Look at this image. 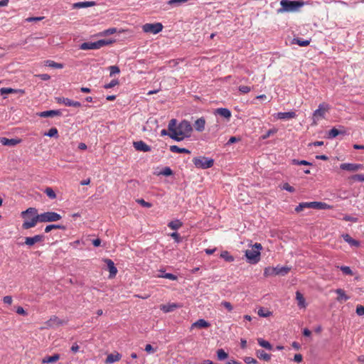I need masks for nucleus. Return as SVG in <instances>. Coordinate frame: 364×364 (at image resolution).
I'll list each match as a JSON object with an SVG mask.
<instances>
[{"instance_id": "nucleus-7", "label": "nucleus", "mask_w": 364, "mask_h": 364, "mask_svg": "<svg viewBox=\"0 0 364 364\" xmlns=\"http://www.w3.org/2000/svg\"><path fill=\"white\" fill-rule=\"evenodd\" d=\"M39 215L41 223L55 222L60 220L62 218L60 214L52 211L45 212Z\"/></svg>"}, {"instance_id": "nucleus-2", "label": "nucleus", "mask_w": 364, "mask_h": 364, "mask_svg": "<svg viewBox=\"0 0 364 364\" xmlns=\"http://www.w3.org/2000/svg\"><path fill=\"white\" fill-rule=\"evenodd\" d=\"M21 216L24 218L22 224V228L24 230L35 227L38 222L41 223L40 215L38 214V210L35 208H28L23 211Z\"/></svg>"}, {"instance_id": "nucleus-51", "label": "nucleus", "mask_w": 364, "mask_h": 364, "mask_svg": "<svg viewBox=\"0 0 364 364\" xmlns=\"http://www.w3.org/2000/svg\"><path fill=\"white\" fill-rule=\"evenodd\" d=\"M169 235L174 239L176 243H180L183 241V238L180 236V235L177 232H173L169 234Z\"/></svg>"}, {"instance_id": "nucleus-42", "label": "nucleus", "mask_w": 364, "mask_h": 364, "mask_svg": "<svg viewBox=\"0 0 364 364\" xmlns=\"http://www.w3.org/2000/svg\"><path fill=\"white\" fill-rule=\"evenodd\" d=\"M44 193L47 195V196L50 199H55L56 198V194H55V191L50 187H47L44 190Z\"/></svg>"}, {"instance_id": "nucleus-24", "label": "nucleus", "mask_w": 364, "mask_h": 364, "mask_svg": "<svg viewBox=\"0 0 364 364\" xmlns=\"http://www.w3.org/2000/svg\"><path fill=\"white\" fill-rule=\"evenodd\" d=\"M205 121L201 117L198 119L194 124V128L198 132H203L205 129Z\"/></svg>"}, {"instance_id": "nucleus-4", "label": "nucleus", "mask_w": 364, "mask_h": 364, "mask_svg": "<svg viewBox=\"0 0 364 364\" xmlns=\"http://www.w3.org/2000/svg\"><path fill=\"white\" fill-rule=\"evenodd\" d=\"M331 106L328 104L326 102L319 104L318 109H316L313 113L311 125H317L318 122L321 119H324L326 114L329 112Z\"/></svg>"}, {"instance_id": "nucleus-62", "label": "nucleus", "mask_w": 364, "mask_h": 364, "mask_svg": "<svg viewBox=\"0 0 364 364\" xmlns=\"http://www.w3.org/2000/svg\"><path fill=\"white\" fill-rule=\"evenodd\" d=\"M145 350L149 353H154L156 351L151 344L146 345Z\"/></svg>"}, {"instance_id": "nucleus-56", "label": "nucleus", "mask_w": 364, "mask_h": 364, "mask_svg": "<svg viewBox=\"0 0 364 364\" xmlns=\"http://www.w3.org/2000/svg\"><path fill=\"white\" fill-rule=\"evenodd\" d=\"M109 70H110V76H112L115 74H118L120 72L119 68L117 65L110 66Z\"/></svg>"}, {"instance_id": "nucleus-64", "label": "nucleus", "mask_w": 364, "mask_h": 364, "mask_svg": "<svg viewBox=\"0 0 364 364\" xmlns=\"http://www.w3.org/2000/svg\"><path fill=\"white\" fill-rule=\"evenodd\" d=\"M37 77L42 80H48L50 78V76L48 74H39Z\"/></svg>"}, {"instance_id": "nucleus-27", "label": "nucleus", "mask_w": 364, "mask_h": 364, "mask_svg": "<svg viewBox=\"0 0 364 364\" xmlns=\"http://www.w3.org/2000/svg\"><path fill=\"white\" fill-rule=\"evenodd\" d=\"M170 151L173 153H180V154H190L191 151L186 148H181L176 145H172L170 146Z\"/></svg>"}, {"instance_id": "nucleus-5", "label": "nucleus", "mask_w": 364, "mask_h": 364, "mask_svg": "<svg viewBox=\"0 0 364 364\" xmlns=\"http://www.w3.org/2000/svg\"><path fill=\"white\" fill-rule=\"evenodd\" d=\"M262 247L259 243H255L250 249L245 251V256L251 264H256L260 259V250Z\"/></svg>"}, {"instance_id": "nucleus-23", "label": "nucleus", "mask_w": 364, "mask_h": 364, "mask_svg": "<svg viewBox=\"0 0 364 364\" xmlns=\"http://www.w3.org/2000/svg\"><path fill=\"white\" fill-rule=\"evenodd\" d=\"M59 359H60V355L58 354V353H55V354H53L51 356H46V357H44L43 358V360H42V363H43V364L47 363L48 364V363H55Z\"/></svg>"}, {"instance_id": "nucleus-46", "label": "nucleus", "mask_w": 364, "mask_h": 364, "mask_svg": "<svg viewBox=\"0 0 364 364\" xmlns=\"http://www.w3.org/2000/svg\"><path fill=\"white\" fill-rule=\"evenodd\" d=\"M353 182L360 181L364 182V174H355L349 178Z\"/></svg>"}, {"instance_id": "nucleus-45", "label": "nucleus", "mask_w": 364, "mask_h": 364, "mask_svg": "<svg viewBox=\"0 0 364 364\" xmlns=\"http://www.w3.org/2000/svg\"><path fill=\"white\" fill-rule=\"evenodd\" d=\"M291 164L294 165H305V166H311L312 164L305 161V160H298V159H292Z\"/></svg>"}, {"instance_id": "nucleus-15", "label": "nucleus", "mask_w": 364, "mask_h": 364, "mask_svg": "<svg viewBox=\"0 0 364 364\" xmlns=\"http://www.w3.org/2000/svg\"><path fill=\"white\" fill-rule=\"evenodd\" d=\"M332 207L323 202H309V208H314L318 210H327L331 209Z\"/></svg>"}, {"instance_id": "nucleus-16", "label": "nucleus", "mask_w": 364, "mask_h": 364, "mask_svg": "<svg viewBox=\"0 0 364 364\" xmlns=\"http://www.w3.org/2000/svg\"><path fill=\"white\" fill-rule=\"evenodd\" d=\"M188 1L189 0H168L166 2V6L164 8V9L168 10L170 8L180 6Z\"/></svg>"}, {"instance_id": "nucleus-47", "label": "nucleus", "mask_w": 364, "mask_h": 364, "mask_svg": "<svg viewBox=\"0 0 364 364\" xmlns=\"http://www.w3.org/2000/svg\"><path fill=\"white\" fill-rule=\"evenodd\" d=\"M294 41L295 43H296L297 45H299L300 46H302V47L307 46L310 43L309 41H308V40H302V39H300V38H294Z\"/></svg>"}, {"instance_id": "nucleus-52", "label": "nucleus", "mask_w": 364, "mask_h": 364, "mask_svg": "<svg viewBox=\"0 0 364 364\" xmlns=\"http://www.w3.org/2000/svg\"><path fill=\"white\" fill-rule=\"evenodd\" d=\"M304 208H309V202L301 203L295 208V211L299 213L302 211Z\"/></svg>"}, {"instance_id": "nucleus-43", "label": "nucleus", "mask_w": 364, "mask_h": 364, "mask_svg": "<svg viewBox=\"0 0 364 364\" xmlns=\"http://www.w3.org/2000/svg\"><path fill=\"white\" fill-rule=\"evenodd\" d=\"M217 357L219 360H223L228 358V353L223 348H220L217 350Z\"/></svg>"}, {"instance_id": "nucleus-50", "label": "nucleus", "mask_w": 364, "mask_h": 364, "mask_svg": "<svg viewBox=\"0 0 364 364\" xmlns=\"http://www.w3.org/2000/svg\"><path fill=\"white\" fill-rule=\"evenodd\" d=\"M342 132L338 130L336 128L333 127L332 128L329 132H328V137L329 138H335Z\"/></svg>"}, {"instance_id": "nucleus-54", "label": "nucleus", "mask_w": 364, "mask_h": 364, "mask_svg": "<svg viewBox=\"0 0 364 364\" xmlns=\"http://www.w3.org/2000/svg\"><path fill=\"white\" fill-rule=\"evenodd\" d=\"M136 201L143 207L148 208L152 207V204L151 203L146 202L142 198L137 199Z\"/></svg>"}, {"instance_id": "nucleus-49", "label": "nucleus", "mask_w": 364, "mask_h": 364, "mask_svg": "<svg viewBox=\"0 0 364 364\" xmlns=\"http://www.w3.org/2000/svg\"><path fill=\"white\" fill-rule=\"evenodd\" d=\"M264 277H267L272 275H276L275 269L273 267H266L264 271Z\"/></svg>"}, {"instance_id": "nucleus-53", "label": "nucleus", "mask_w": 364, "mask_h": 364, "mask_svg": "<svg viewBox=\"0 0 364 364\" xmlns=\"http://www.w3.org/2000/svg\"><path fill=\"white\" fill-rule=\"evenodd\" d=\"M118 84H119V80L117 79H114L110 82L105 84L104 85V88L110 89V88L114 87V86H116Z\"/></svg>"}, {"instance_id": "nucleus-21", "label": "nucleus", "mask_w": 364, "mask_h": 364, "mask_svg": "<svg viewBox=\"0 0 364 364\" xmlns=\"http://www.w3.org/2000/svg\"><path fill=\"white\" fill-rule=\"evenodd\" d=\"M342 237L345 240V242H348L350 246L353 247H359L360 246V242L358 240H356L353 238H352L350 235L348 234H343L342 235Z\"/></svg>"}, {"instance_id": "nucleus-34", "label": "nucleus", "mask_w": 364, "mask_h": 364, "mask_svg": "<svg viewBox=\"0 0 364 364\" xmlns=\"http://www.w3.org/2000/svg\"><path fill=\"white\" fill-rule=\"evenodd\" d=\"M161 274L159 276L161 278L168 279L170 280H176L178 279V277L176 274H173L172 273H166L165 271L161 270Z\"/></svg>"}, {"instance_id": "nucleus-59", "label": "nucleus", "mask_w": 364, "mask_h": 364, "mask_svg": "<svg viewBox=\"0 0 364 364\" xmlns=\"http://www.w3.org/2000/svg\"><path fill=\"white\" fill-rule=\"evenodd\" d=\"M239 90L242 93H245H245H248L249 92H250L251 88L249 86L242 85V86L239 87Z\"/></svg>"}, {"instance_id": "nucleus-22", "label": "nucleus", "mask_w": 364, "mask_h": 364, "mask_svg": "<svg viewBox=\"0 0 364 364\" xmlns=\"http://www.w3.org/2000/svg\"><path fill=\"white\" fill-rule=\"evenodd\" d=\"M95 5V1H82V2H77L73 4V9H81V8H87L90 7Z\"/></svg>"}, {"instance_id": "nucleus-44", "label": "nucleus", "mask_w": 364, "mask_h": 364, "mask_svg": "<svg viewBox=\"0 0 364 364\" xmlns=\"http://www.w3.org/2000/svg\"><path fill=\"white\" fill-rule=\"evenodd\" d=\"M116 32H117L116 28H109L106 29V30L103 31L102 32L100 33L99 35L101 36H105L114 34Z\"/></svg>"}, {"instance_id": "nucleus-13", "label": "nucleus", "mask_w": 364, "mask_h": 364, "mask_svg": "<svg viewBox=\"0 0 364 364\" xmlns=\"http://www.w3.org/2000/svg\"><path fill=\"white\" fill-rule=\"evenodd\" d=\"M133 146L136 151H139L149 152L151 150V146L141 140L134 141Z\"/></svg>"}, {"instance_id": "nucleus-12", "label": "nucleus", "mask_w": 364, "mask_h": 364, "mask_svg": "<svg viewBox=\"0 0 364 364\" xmlns=\"http://www.w3.org/2000/svg\"><path fill=\"white\" fill-rule=\"evenodd\" d=\"M44 239V235H36L33 237H26L25 238V244L29 247H31L36 242L43 241Z\"/></svg>"}, {"instance_id": "nucleus-29", "label": "nucleus", "mask_w": 364, "mask_h": 364, "mask_svg": "<svg viewBox=\"0 0 364 364\" xmlns=\"http://www.w3.org/2000/svg\"><path fill=\"white\" fill-rule=\"evenodd\" d=\"M115 42V40H111V39H101L97 41H96L97 45V49H99L103 46L110 45Z\"/></svg>"}, {"instance_id": "nucleus-35", "label": "nucleus", "mask_w": 364, "mask_h": 364, "mask_svg": "<svg viewBox=\"0 0 364 364\" xmlns=\"http://www.w3.org/2000/svg\"><path fill=\"white\" fill-rule=\"evenodd\" d=\"M53 229H60V230H66V227L63 225H56V224L48 225L46 227L45 232H49Z\"/></svg>"}, {"instance_id": "nucleus-37", "label": "nucleus", "mask_w": 364, "mask_h": 364, "mask_svg": "<svg viewBox=\"0 0 364 364\" xmlns=\"http://www.w3.org/2000/svg\"><path fill=\"white\" fill-rule=\"evenodd\" d=\"M215 115H220L228 119V108H218L213 111Z\"/></svg>"}, {"instance_id": "nucleus-9", "label": "nucleus", "mask_w": 364, "mask_h": 364, "mask_svg": "<svg viewBox=\"0 0 364 364\" xmlns=\"http://www.w3.org/2000/svg\"><path fill=\"white\" fill-rule=\"evenodd\" d=\"M340 168L350 172H355L363 168V165L360 164L344 163L340 165Z\"/></svg>"}, {"instance_id": "nucleus-20", "label": "nucleus", "mask_w": 364, "mask_h": 364, "mask_svg": "<svg viewBox=\"0 0 364 364\" xmlns=\"http://www.w3.org/2000/svg\"><path fill=\"white\" fill-rule=\"evenodd\" d=\"M335 292L338 294V297L336 300L338 302L346 301L349 299V296L346 294V292L342 289H337L335 290Z\"/></svg>"}, {"instance_id": "nucleus-57", "label": "nucleus", "mask_w": 364, "mask_h": 364, "mask_svg": "<svg viewBox=\"0 0 364 364\" xmlns=\"http://www.w3.org/2000/svg\"><path fill=\"white\" fill-rule=\"evenodd\" d=\"M282 189L286 190L290 193H294L295 191V188L290 186L288 183H285L282 186Z\"/></svg>"}, {"instance_id": "nucleus-39", "label": "nucleus", "mask_w": 364, "mask_h": 364, "mask_svg": "<svg viewBox=\"0 0 364 364\" xmlns=\"http://www.w3.org/2000/svg\"><path fill=\"white\" fill-rule=\"evenodd\" d=\"M272 312L269 311L268 309H264L263 307L258 309L257 314L261 317H268L272 315Z\"/></svg>"}, {"instance_id": "nucleus-18", "label": "nucleus", "mask_w": 364, "mask_h": 364, "mask_svg": "<svg viewBox=\"0 0 364 364\" xmlns=\"http://www.w3.org/2000/svg\"><path fill=\"white\" fill-rule=\"evenodd\" d=\"M210 326V323L208 321L203 318H200L192 324L191 328H207Z\"/></svg>"}, {"instance_id": "nucleus-55", "label": "nucleus", "mask_w": 364, "mask_h": 364, "mask_svg": "<svg viewBox=\"0 0 364 364\" xmlns=\"http://www.w3.org/2000/svg\"><path fill=\"white\" fill-rule=\"evenodd\" d=\"M340 269L343 272V274H348V275H353V271L350 269V268L348 266H341L340 267Z\"/></svg>"}, {"instance_id": "nucleus-31", "label": "nucleus", "mask_w": 364, "mask_h": 364, "mask_svg": "<svg viewBox=\"0 0 364 364\" xmlns=\"http://www.w3.org/2000/svg\"><path fill=\"white\" fill-rule=\"evenodd\" d=\"M296 299L298 301V306L300 308H305L306 307V303H305V299L303 296L302 294L299 291L296 292Z\"/></svg>"}, {"instance_id": "nucleus-11", "label": "nucleus", "mask_w": 364, "mask_h": 364, "mask_svg": "<svg viewBox=\"0 0 364 364\" xmlns=\"http://www.w3.org/2000/svg\"><path fill=\"white\" fill-rule=\"evenodd\" d=\"M182 307V305L178 303H168L167 304H161L160 310L164 313H170L174 311L177 309Z\"/></svg>"}, {"instance_id": "nucleus-1", "label": "nucleus", "mask_w": 364, "mask_h": 364, "mask_svg": "<svg viewBox=\"0 0 364 364\" xmlns=\"http://www.w3.org/2000/svg\"><path fill=\"white\" fill-rule=\"evenodd\" d=\"M176 119H172L168 122L169 137L176 141H181L191 136L193 131L191 123L187 120H183L176 127Z\"/></svg>"}, {"instance_id": "nucleus-36", "label": "nucleus", "mask_w": 364, "mask_h": 364, "mask_svg": "<svg viewBox=\"0 0 364 364\" xmlns=\"http://www.w3.org/2000/svg\"><path fill=\"white\" fill-rule=\"evenodd\" d=\"M257 343L260 346H262L267 350L272 349V346L271 345V343L269 341H265L262 338H257Z\"/></svg>"}, {"instance_id": "nucleus-8", "label": "nucleus", "mask_w": 364, "mask_h": 364, "mask_svg": "<svg viewBox=\"0 0 364 364\" xmlns=\"http://www.w3.org/2000/svg\"><path fill=\"white\" fill-rule=\"evenodd\" d=\"M163 29V25L161 23H145L142 26V31L144 33L157 34Z\"/></svg>"}, {"instance_id": "nucleus-25", "label": "nucleus", "mask_w": 364, "mask_h": 364, "mask_svg": "<svg viewBox=\"0 0 364 364\" xmlns=\"http://www.w3.org/2000/svg\"><path fill=\"white\" fill-rule=\"evenodd\" d=\"M121 358V355L119 353L116 354H109L106 358L105 363L107 364L113 363L114 362H117Z\"/></svg>"}, {"instance_id": "nucleus-10", "label": "nucleus", "mask_w": 364, "mask_h": 364, "mask_svg": "<svg viewBox=\"0 0 364 364\" xmlns=\"http://www.w3.org/2000/svg\"><path fill=\"white\" fill-rule=\"evenodd\" d=\"M103 261L107 264V270L109 272V278H114L117 273V269L115 267L114 262L108 258L104 259Z\"/></svg>"}, {"instance_id": "nucleus-61", "label": "nucleus", "mask_w": 364, "mask_h": 364, "mask_svg": "<svg viewBox=\"0 0 364 364\" xmlns=\"http://www.w3.org/2000/svg\"><path fill=\"white\" fill-rule=\"evenodd\" d=\"M356 314L359 316L364 315V306H358L356 307Z\"/></svg>"}, {"instance_id": "nucleus-41", "label": "nucleus", "mask_w": 364, "mask_h": 364, "mask_svg": "<svg viewBox=\"0 0 364 364\" xmlns=\"http://www.w3.org/2000/svg\"><path fill=\"white\" fill-rule=\"evenodd\" d=\"M46 65L53 68L61 69L63 68V64L58 63L53 60H47Z\"/></svg>"}, {"instance_id": "nucleus-48", "label": "nucleus", "mask_w": 364, "mask_h": 364, "mask_svg": "<svg viewBox=\"0 0 364 364\" xmlns=\"http://www.w3.org/2000/svg\"><path fill=\"white\" fill-rule=\"evenodd\" d=\"M160 174L165 176H169L173 175V172L170 167L166 166L160 171Z\"/></svg>"}, {"instance_id": "nucleus-14", "label": "nucleus", "mask_w": 364, "mask_h": 364, "mask_svg": "<svg viewBox=\"0 0 364 364\" xmlns=\"http://www.w3.org/2000/svg\"><path fill=\"white\" fill-rule=\"evenodd\" d=\"M22 141L21 139H8L6 137L0 138V143L4 146H15Z\"/></svg>"}, {"instance_id": "nucleus-38", "label": "nucleus", "mask_w": 364, "mask_h": 364, "mask_svg": "<svg viewBox=\"0 0 364 364\" xmlns=\"http://www.w3.org/2000/svg\"><path fill=\"white\" fill-rule=\"evenodd\" d=\"M53 324L62 325L63 321L58 317L53 316L47 321V325L52 326Z\"/></svg>"}, {"instance_id": "nucleus-6", "label": "nucleus", "mask_w": 364, "mask_h": 364, "mask_svg": "<svg viewBox=\"0 0 364 364\" xmlns=\"http://www.w3.org/2000/svg\"><path fill=\"white\" fill-rule=\"evenodd\" d=\"M193 163L197 168L207 169L213 166L214 160L205 156H198L193 159Z\"/></svg>"}, {"instance_id": "nucleus-30", "label": "nucleus", "mask_w": 364, "mask_h": 364, "mask_svg": "<svg viewBox=\"0 0 364 364\" xmlns=\"http://www.w3.org/2000/svg\"><path fill=\"white\" fill-rule=\"evenodd\" d=\"M256 355L259 359L264 360L265 361H269L271 359V355L264 352L263 350H257Z\"/></svg>"}, {"instance_id": "nucleus-28", "label": "nucleus", "mask_w": 364, "mask_h": 364, "mask_svg": "<svg viewBox=\"0 0 364 364\" xmlns=\"http://www.w3.org/2000/svg\"><path fill=\"white\" fill-rule=\"evenodd\" d=\"M273 268L275 269L276 275H285L290 271V268L288 267L277 266Z\"/></svg>"}, {"instance_id": "nucleus-60", "label": "nucleus", "mask_w": 364, "mask_h": 364, "mask_svg": "<svg viewBox=\"0 0 364 364\" xmlns=\"http://www.w3.org/2000/svg\"><path fill=\"white\" fill-rule=\"evenodd\" d=\"M16 312L18 314H20V315H23V316H27L28 315V313L27 311H26L23 307L21 306H18L17 309H16Z\"/></svg>"}, {"instance_id": "nucleus-26", "label": "nucleus", "mask_w": 364, "mask_h": 364, "mask_svg": "<svg viewBox=\"0 0 364 364\" xmlns=\"http://www.w3.org/2000/svg\"><path fill=\"white\" fill-rule=\"evenodd\" d=\"M81 50H95L97 49L96 41L95 42H85L80 46Z\"/></svg>"}, {"instance_id": "nucleus-17", "label": "nucleus", "mask_w": 364, "mask_h": 364, "mask_svg": "<svg viewBox=\"0 0 364 364\" xmlns=\"http://www.w3.org/2000/svg\"><path fill=\"white\" fill-rule=\"evenodd\" d=\"M38 115L41 117H53L55 116H61L62 112L60 110H46L39 112Z\"/></svg>"}, {"instance_id": "nucleus-40", "label": "nucleus", "mask_w": 364, "mask_h": 364, "mask_svg": "<svg viewBox=\"0 0 364 364\" xmlns=\"http://www.w3.org/2000/svg\"><path fill=\"white\" fill-rule=\"evenodd\" d=\"M45 136H49V137H58V131L55 127L50 128L48 132L44 134Z\"/></svg>"}, {"instance_id": "nucleus-32", "label": "nucleus", "mask_w": 364, "mask_h": 364, "mask_svg": "<svg viewBox=\"0 0 364 364\" xmlns=\"http://www.w3.org/2000/svg\"><path fill=\"white\" fill-rule=\"evenodd\" d=\"M18 92H21L22 93L24 92L23 90H15V89L10 88V87H2L0 89V94L1 95L11 94V93H17Z\"/></svg>"}, {"instance_id": "nucleus-3", "label": "nucleus", "mask_w": 364, "mask_h": 364, "mask_svg": "<svg viewBox=\"0 0 364 364\" xmlns=\"http://www.w3.org/2000/svg\"><path fill=\"white\" fill-rule=\"evenodd\" d=\"M304 3L301 1L282 0L281 8L277 10L278 13L294 12L298 11Z\"/></svg>"}, {"instance_id": "nucleus-58", "label": "nucleus", "mask_w": 364, "mask_h": 364, "mask_svg": "<svg viewBox=\"0 0 364 364\" xmlns=\"http://www.w3.org/2000/svg\"><path fill=\"white\" fill-rule=\"evenodd\" d=\"M244 361L247 364H257V360L252 357H245L244 358Z\"/></svg>"}, {"instance_id": "nucleus-63", "label": "nucleus", "mask_w": 364, "mask_h": 364, "mask_svg": "<svg viewBox=\"0 0 364 364\" xmlns=\"http://www.w3.org/2000/svg\"><path fill=\"white\" fill-rule=\"evenodd\" d=\"M3 301L6 304L11 305L12 303V297L11 296H5L3 298Z\"/></svg>"}, {"instance_id": "nucleus-33", "label": "nucleus", "mask_w": 364, "mask_h": 364, "mask_svg": "<svg viewBox=\"0 0 364 364\" xmlns=\"http://www.w3.org/2000/svg\"><path fill=\"white\" fill-rule=\"evenodd\" d=\"M182 225L183 223L179 220H172L168 223V227L174 230L179 229Z\"/></svg>"}, {"instance_id": "nucleus-19", "label": "nucleus", "mask_w": 364, "mask_h": 364, "mask_svg": "<svg viewBox=\"0 0 364 364\" xmlns=\"http://www.w3.org/2000/svg\"><path fill=\"white\" fill-rule=\"evenodd\" d=\"M275 117L279 119H292L296 117L295 112H278L275 114Z\"/></svg>"}]
</instances>
